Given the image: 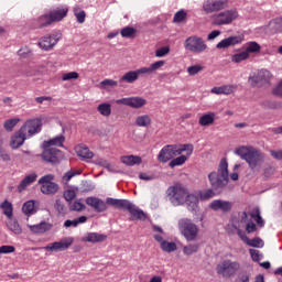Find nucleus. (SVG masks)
<instances>
[{"instance_id":"nucleus-1","label":"nucleus","mask_w":282,"mask_h":282,"mask_svg":"<svg viewBox=\"0 0 282 282\" xmlns=\"http://www.w3.org/2000/svg\"><path fill=\"white\" fill-rule=\"evenodd\" d=\"M235 154L239 155L241 160H245L253 173L261 172V164H263L264 155L259 149L252 145H241L235 150Z\"/></svg>"},{"instance_id":"nucleus-2","label":"nucleus","mask_w":282,"mask_h":282,"mask_svg":"<svg viewBox=\"0 0 282 282\" xmlns=\"http://www.w3.org/2000/svg\"><path fill=\"white\" fill-rule=\"evenodd\" d=\"M207 177L213 191L221 193V189L227 187L228 182L230 181L228 174V161L226 159H221L217 171L210 172Z\"/></svg>"},{"instance_id":"nucleus-3","label":"nucleus","mask_w":282,"mask_h":282,"mask_svg":"<svg viewBox=\"0 0 282 282\" xmlns=\"http://www.w3.org/2000/svg\"><path fill=\"white\" fill-rule=\"evenodd\" d=\"M194 147L191 143L186 144H167L161 149L158 154V161L162 164H166V162H171L173 158H177V155H182L184 151L187 152V155H193Z\"/></svg>"},{"instance_id":"nucleus-4","label":"nucleus","mask_w":282,"mask_h":282,"mask_svg":"<svg viewBox=\"0 0 282 282\" xmlns=\"http://www.w3.org/2000/svg\"><path fill=\"white\" fill-rule=\"evenodd\" d=\"M108 206L119 208L120 210H128L131 215V221L147 219L144 212L135 206L129 199L107 198Z\"/></svg>"},{"instance_id":"nucleus-5","label":"nucleus","mask_w":282,"mask_h":282,"mask_svg":"<svg viewBox=\"0 0 282 282\" xmlns=\"http://www.w3.org/2000/svg\"><path fill=\"white\" fill-rule=\"evenodd\" d=\"M178 230L187 241H197L199 237V226L193 223L191 218L178 220Z\"/></svg>"},{"instance_id":"nucleus-6","label":"nucleus","mask_w":282,"mask_h":282,"mask_svg":"<svg viewBox=\"0 0 282 282\" xmlns=\"http://www.w3.org/2000/svg\"><path fill=\"white\" fill-rule=\"evenodd\" d=\"M239 19V11L234 9H227L224 11H218V13L212 15V25H231Z\"/></svg>"},{"instance_id":"nucleus-7","label":"nucleus","mask_w":282,"mask_h":282,"mask_svg":"<svg viewBox=\"0 0 282 282\" xmlns=\"http://www.w3.org/2000/svg\"><path fill=\"white\" fill-rule=\"evenodd\" d=\"M240 269L241 264L239 262L227 259L217 264L216 272L224 279H230V276H235Z\"/></svg>"},{"instance_id":"nucleus-8","label":"nucleus","mask_w":282,"mask_h":282,"mask_svg":"<svg viewBox=\"0 0 282 282\" xmlns=\"http://www.w3.org/2000/svg\"><path fill=\"white\" fill-rule=\"evenodd\" d=\"M184 47L187 52H191L192 54H204V52L208 50L206 41L197 35H192L187 37L184 42Z\"/></svg>"},{"instance_id":"nucleus-9","label":"nucleus","mask_w":282,"mask_h":282,"mask_svg":"<svg viewBox=\"0 0 282 282\" xmlns=\"http://www.w3.org/2000/svg\"><path fill=\"white\" fill-rule=\"evenodd\" d=\"M188 189L182 185H174L167 189V197L174 206H182L186 202Z\"/></svg>"},{"instance_id":"nucleus-10","label":"nucleus","mask_w":282,"mask_h":282,"mask_svg":"<svg viewBox=\"0 0 282 282\" xmlns=\"http://www.w3.org/2000/svg\"><path fill=\"white\" fill-rule=\"evenodd\" d=\"M20 129L28 138H34L36 133H41L43 121L40 118L28 119Z\"/></svg>"},{"instance_id":"nucleus-11","label":"nucleus","mask_w":282,"mask_h":282,"mask_svg":"<svg viewBox=\"0 0 282 282\" xmlns=\"http://www.w3.org/2000/svg\"><path fill=\"white\" fill-rule=\"evenodd\" d=\"M230 1L228 0H205L203 2V11L205 14H213L215 12H221L228 8Z\"/></svg>"},{"instance_id":"nucleus-12","label":"nucleus","mask_w":282,"mask_h":282,"mask_svg":"<svg viewBox=\"0 0 282 282\" xmlns=\"http://www.w3.org/2000/svg\"><path fill=\"white\" fill-rule=\"evenodd\" d=\"M53 180L54 175L52 174L44 175L39 180L43 195H55V193H58V184L52 182Z\"/></svg>"},{"instance_id":"nucleus-13","label":"nucleus","mask_w":282,"mask_h":282,"mask_svg":"<svg viewBox=\"0 0 282 282\" xmlns=\"http://www.w3.org/2000/svg\"><path fill=\"white\" fill-rule=\"evenodd\" d=\"M74 243L73 237L63 238L59 241H55L52 243H48L43 248V250H46V252H65V250H69Z\"/></svg>"},{"instance_id":"nucleus-14","label":"nucleus","mask_w":282,"mask_h":282,"mask_svg":"<svg viewBox=\"0 0 282 282\" xmlns=\"http://www.w3.org/2000/svg\"><path fill=\"white\" fill-rule=\"evenodd\" d=\"M41 158L48 164H59L61 160H63V151L56 148H44Z\"/></svg>"},{"instance_id":"nucleus-15","label":"nucleus","mask_w":282,"mask_h":282,"mask_svg":"<svg viewBox=\"0 0 282 282\" xmlns=\"http://www.w3.org/2000/svg\"><path fill=\"white\" fill-rule=\"evenodd\" d=\"M116 105H124L126 107H131L132 109H142L147 105V99L142 97H126L116 100Z\"/></svg>"},{"instance_id":"nucleus-16","label":"nucleus","mask_w":282,"mask_h":282,"mask_svg":"<svg viewBox=\"0 0 282 282\" xmlns=\"http://www.w3.org/2000/svg\"><path fill=\"white\" fill-rule=\"evenodd\" d=\"M61 41L59 34H50L40 39L39 47L44 50V52H50V50H54V46Z\"/></svg>"},{"instance_id":"nucleus-17","label":"nucleus","mask_w":282,"mask_h":282,"mask_svg":"<svg viewBox=\"0 0 282 282\" xmlns=\"http://www.w3.org/2000/svg\"><path fill=\"white\" fill-rule=\"evenodd\" d=\"M241 43H243V35H232L218 42L216 47L217 50H228V47H235Z\"/></svg>"},{"instance_id":"nucleus-18","label":"nucleus","mask_w":282,"mask_h":282,"mask_svg":"<svg viewBox=\"0 0 282 282\" xmlns=\"http://www.w3.org/2000/svg\"><path fill=\"white\" fill-rule=\"evenodd\" d=\"M85 204L87 206H90V208H94L95 213H105L107 210V200H105L96 197V196H89L85 199Z\"/></svg>"},{"instance_id":"nucleus-19","label":"nucleus","mask_w":282,"mask_h":282,"mask_svg":"<svg viewBox=\"0 0 282 282\" xmlns=\"http://www.w3.org/2000/svg\"><path fill=\"white\" fill-rule=\"evenodd\" d=\"M28 139V134H25L23 130L20 128L19 131L14 132V134L11 137V149L17 150L19 149V147H23L25 140Z\"/></svg>"},{"instance_id":"nucleus-20","label":"nucleus","mask_w":282,"mask_h":282,"mask_svg":"<svg viewBox=\"0 0 282 282\" xmlns=\"http://www.w3.org/2000/svg\"><path fill=\"white\" fill-rule=\"evenodd\" d=\"M67 12H69V9L67 7H57L50 11L48 15L51 17V21L53 23H56L58 21H63L67 17Z\"/></svg>"},{"instance_id":"nucleus-21","label":"nucleus","mask_w":282,"mask_h":282,"mask_svg":"<svg viewBox=\"0 0 282 282\" xmlns=\"http://www.w3.org/2000/svg\"><path fill=\"white\" fill-rule=\"evenodd\" d=\"M209 208H212V210H223V213H230V210H232V203L228 200L216 199L210 203Z\"/></svg>"},{"instance_id":"nucleus-22","label":"nucleus","mask_w":282,"mask_h":282,"mask_svg":"<svg viewBox=\"0 0 282 282\" xmlns=\"http://www.w3.org/2000/svg\"><path fill=\"white\" fill-rule=\"evenodd\" d=\"M270 78H272V73L268 69H261L256 76L250 77V80H252L254 85H263L264 83H270Z\"/></svg>"},{"instance_id":"nucleus-23","label":"nucleus","mask_w":282,"mask_h":282,"mask_svg":"<svg viewBox=\"0 0 282 282\" xmlns=\"http://www.w3.org/2000/svg\"><path fill=\"white\" fill-rule=\"evenodd\" d=\"M28 228L33 232V235H43L52 230V224L42 221L37 225H28Z\"/></svg>"},{"instance_id":"nucleus-24","label":"nucleus","mask_w":282,"mask_h":282,"mask_svg":"<svg viewBox=\"0 0 282 282\" xmlns=\"http://www.w3.org/2000/svg\"><path fill=\"white\" fill-rule=\"evenodd\" d=\"M235 91H237V86L235 85H224L212 88V94H216L217 96H230V94H235Z\"/></svg>"},{"instance_id":"nucleus-25","label":"nucleus","mask_w":282,"mask_h":282,"mask_svg":"<svg viewBox=\"0 0 282 282\" xmlns=\"http://www.w3.org/2000/svg\"><path fill=\"white\" fill-rule=\"evenodd\" d=\"M82 241L88 243H102V241H107V235L98 232H88L87 236L82 239Z\"/></svg>"},{"instance_id":"nucleus-26","label":"nucleus","mask_w":282,"mask_h":282,"mask_svg":"<svg viewBox=\"0 0 282 282\" xmlns=\"http://www.w3.org/2000/svg\"><path fill=\"white\" fill-rule=\"evenodd\" d=\"M52 23L54 22L52 21L50 13H46L34 21V29L41 30L43 28H48V25H52Z\"/></svg>"},{"instance_id":"nucleus-27","label":"nucleus","mask_w":282,"mask_h":282,"mask_svg":"<svg viewBox=\"0 0 282 282\" xmlns=\"http://www.w3.org/2000/svg\"><path fill=\"white\" fill-rule=\"evenodd\" d=\"M185 204L187 205V209L191 213H197V204H199V197L195 194H189L187 192V196L185 197Z\"/></svg>"},{"instance_id":"nucleus-28","label":"nucleus","mask_w":282,"mask_h":282,"mask_svg":"<svg viewBox=\"0 0 282 282\" xmlns=\"http://www.w3.org/2000/svg\"><path fill=\"white\" fill-rule=\"evenodd\" d=\"M36 177H39L36 173H31L26 175L18 185V191L20 193H23V191H25L30 186V184H34V182H36Z\"/></svg>"},{"instance_id":"nucleus-29","label":"nucleus","mask_w":282,"mask_h":282,"mask_svg":"<svg viewBox=\"0 0 282 282\" xmlns=\"http://www.w3.org/2000/svg\"><path fill=\"white\" fill-rule=\"evenodd\" d=\"M185 154H178L180 156L172 159L169 163L170 169H175V166H183L188 161L192 154H188L187 151H184Z\"/></svg>"},{"instance_id":"nucleus-30","label":"nucleus","mask_w":282,"mask_h":282,"mask_svg":"<svg viewBox=\"0 0 282 282\" xmlns=\"http://www.w3.org/2000/svg\"><path fill=\"white\" fill-rule=\"evenodd\" d=\"M75 151L78 158H82L83 160L94 159V152H91L86 145L79 144L75 148Z\"/></svg>"},{"instance_id":"nucleus-31","label":"nucleus","mask_w":282,"mask_h":282,"mask_svg":"<svg viewBox=\"0 0 282 282\" xmlns=\"http://www.w3.org/2000/svg\"><path fill=\"white\" fill-rule=\"evenodd\" d=\"M65 142V135L59 134L48 141L43 142V149H50V147H63Z\"/></svg>"},{"instance_id":"nucleus-32","label":"nucleus","mask_w":282,"mask_h":282,"mask_svg":"<svg viewBox=\"0 0 282 282\" xmlns=\"http://www.w3.org/2000/svg\"><path fill=\"white\" fill-rule=\"evenodd\" d=\"M0 208L8 219H12L14 217V206L8 199L0 204Z\"/></svg>"},{"instance_id":"nucleus-33","label":"nucleus","mask_w":282,"mask_h":282,"mask_svg":"<svg viewBox=\"0 0 282 282\" xmlns=\"http://www.w3.org/2000/svg\"><path fill=\"white\" fill-rule=\"evenodd\" d=\"M68 208L70 213H83V210H87V206L85 205L82 198L70 202L68 204Z\"/></svg>"},{"instance_id":"nucleus-34","label":"nucleus","mask_w":282,"mask_h":282,"mask_svg":"<svg viewBox=\"0 0 282 282\" xmlns=\"http://www.w3.org/2000/svg\"><path fill=\"white\" fill-rule=\"evenodd\" d=\"M215 112H208L199 117L198 124L200 127H210V124H215Z\"/></svg>"},{"instance_id":"nucleus-35","label":"nucleus","mask_w":282,"mask_h":282,"mask_svg":"<svg viewBox=\"0 0 282 282\" xmlns=\"http://www.w3.org/2000/svg\"><path fill=\"white\" fill-rule=\"evenodd\" d=\"M269 30L272 34H281L282 32V18H275L269 22Z\"/></svg>"},{"instance_id":"nucleus-36","label":"nucleus","mask_w":282,"mask_h":282,"mask_svg":"<svg viewBox=\"0 0 282 282\" xmlns=\"http://www.w3.org/2000/svg\"><path fill=\"white\" fill-rule=\"evenodd\" d=\"M140 77L138 75V70H130L122 75V77L119 79V83H128L133 84L135 80H138Z\"/></svg>"},{"instance_id":"nucleus-37","label":"nucleus","mask_w":282,"mask_h":282,"mask_svg":"<svg viewBox=\"0 0 282 282\" xmlns=\"http://www.w3.org/2000/svg\"><path fill=\"white\" fill-rule=\"evenodd\" d=\"M151 122H152V119H151V116L149 115H140L134 120L135 127H143V128L151 127Z\"/></svg>"},{"instance_id":"nucleus-38","label":"nucleus","mask_w":282,"mask_h":282,"mask_svg":"<svg viewBox=\"0 0 282 282\" xmlns=\"http://www.w3.org/2000/svg\"><path fill=\"white\" fill-rule=\"evenodd\" d=\"M9 220L7 221V227L11 232L14 235H21L23 232V229L21 228V225H19V221L14 218H8Z\"/></svg>"},{"instance_id":"nucleus-39","label":"nucleus","mask_w":282,"mask_h":282,"mask_svg":"<svg viewBox=\"0 0 282 282\" xmlns=\"http://www.w3.org/2000/svg\"><path fill=\"white\" fill-rule=\"evenodd\" d=\"M121 162L126 166H135V164H142V158L135 155L121 156Z\"/></svg>"},{"instance_id":"nucleus-40","label":"nucleus","mask_w":282,"mask_h":282,"mask_svg":"<svg viewBox=\"0 0 282 282\" xmlns=\"http://www.w3.org/2000/svg\"><path fill=\"white\" fill-rule=\"evenodd\" d=\"M250 217L256 221L259 228H263V226H265V220L261 217V210L259 208H253L250 213Z\"/></svg>"},{"instance_id":"nucleus-41","label":"nucleus","mask_w":282,"mask_h":282,"mask_svg":"<svg viewBox=\"0 0 282 282\" xmlns=\"http://www.w3.org/2000/svg\"><path fill=\"white\" fill-rule=\"evenodd\" d=\"M79 224H87V216H80L78 218H75L74 220H65L64 226L65 228H72V226L74 228H76L77 226H79Z\"/></svg>"},{"instance_id":"nucleus-42","label":"nucleus","mask_w":282,"mask_h":282,"mask_svg":"<svg viewBox=\"0 0 282 282\" xmlns=\"http://www.w3.org/2000/svg\"><path fill=\"white\" fill-rule=\"evenodd\" d=\"M243 242L247 243V246H250V248H263V239L261 238H253L250 239L248 237H243Z\"/></svg>"},{"instance_id":"nucleus-43","label":"nucleus","mask_w":282,"mask_h":282,"mask_svg":"<svg viewBox=\"0 0 282 282\" xmlns=\"http://www.w3.org/2000/svg\"><path fill=\"white\" fill-rule=\"evenodd\" d=\"M21 122L20 118H12L8 119L3 122V129L7 130L9 133H12L14 131V127Z\"/></svg>"},{"instance_id":"nucleus-44","label":"nucleus","mask_w":282,"mask_h":282,"mask_svg":"<svg viewBox=\"0 0 282 282\" xmlns=\"http://www.w3.org/2000/svg\"><path fill=\"white\" fill-rule=\"evenodd\" d=\"M97 111L100 113V116H104V118H109V116H111V104H100L97 107Z\"/></svg>"},{"instance_id":"nucleus-45","label":"nucleus","mask_w":282,"mask_h":282,"mask_svg":"<svg viewBox=\"0 0 282 282\" xmlns=\"http://www.w3.org/2000/svg\"><path fill=\"white\" fill-rule=\"evenodd\" d=\"M245 52H247L248 56L250 54H257L261 52V45L257 42H248Z\"/></svg>"},{"instance_id":"nucleus-46","label":"nucleus","mask_w":282,"mask_h":282,"mask_svg":"<svg viewBox=\"0 0 282 282\" xmlns=\"http://www.w3.org/2000/svg\"><path fill=\"white\" fill-rule=\"evenodd\" d=\"M248 58H250V55H248V52L242 51L231 56V63H243V61H248Z\"/></svg>"},{"instance_id":"nucleus-47","label":"nucleus","mask_w":282,"mask_h":282,"mask_svg":"<svg viewBox=\"0 0 282 282\" xmlns=\"http://www.w3.org/2000/svg\"><path fill=\"white\" fill-rule=\"evenodd\" d=\"M160 248H161V250H163V252L171 253V252H175V250H177V243L169 242L165 240L164 242L161 243Z\"/></svg>"},{"instance_id":"nucleus-48","label":"nucleus","mask_w":282,"mask_h":282,"mask_svg":"<svg viewBox=\"0 0 282 282\" xmlns=\"http://www.w3.org/2000/svg\"><path fill=\"white\" fill-rule=\"evenodd\" d=\"M198 251H199V245L197 243L187 245L183 248V253L186 257H191L192 254H195Z\"/></svg>"},{"instance_id":"nucleus-49","label":"nucleus","mask_w":282,"mask_h":282,"mask_svg":"<svg viewBox=\"0 0 282 282\" xmlns=\"http://www.w3.org/2000/svg\"><path fill=\"white\" fill-rule=\"evenodd\" d=\"M74 17L77 19V23H85V19L87 17V13H85V10L80 9V7H76L73 10Z\"/></svg>"},{"instance_id":"nucleus-50","label":"nucleus","mask_w":282,"mask_h":282,"mask_svg":"<svg viewBox=\"0 0 282 282\" xmlns=\"http://www.w3.org/2000/svg\"><path fill=\"white\" fill-rule=\"evenodd\" d=\"M137 30L133 26H126L120 31L122 39H133Z\"/></svg>"},{"instance_id":"nucleus-51","label":"nucleus","mask_w":282,"mask_h":282,"mask_svg":"<svg viewBox=\"0 0 282 282\" xmlns=\"http://www.w3.org/2000/svg\"><path fill=\"white\" fill-rule=\"evenodd\" d=\"M34 200H28L22 206V213L24 215H34Z\"/></svg>"},{"instance_id":"nucleus-52","label":"nucleus","mask_w":282,"mask_h":282,"mask_svg":"<svg viewBox=\"0 0 282 282\" xmlns=\"http://www.w3.org/2000/svg\"><path fill=\"white\" fill-rule=\"evenodd\" d=\"M54 208L58 213V215L67 214V207H65V203L62 199L55 200Z\"/></svg>"},{"instance_id":"nucleus-53","label":"nucleus","mask_w":282,"mask_h":282,"mask_svg":"<svg viewBox=\"0 0 282 282\" xmlns=\"http://www.w3.org/2000/svg\"><path fill=\"white\" fill-rule=\"evenodd\" d=\"M218 192H216L215 189L208 188L205 189L204 192L200 193V199H213V197H215L217 195Z\"/></svg>"},{"instance_id":"nucleus-54","label":"nucleus","mask_w":282,"mask_h":282,"mask_svg":"<svg viewBox=\"0 0 282 282\" xmlns=\"http://www.w3.org/2000/svg\"><path fill=\"white\" fill-rule=\"evenodd\" d=\"M78 78H80V74H78V72H69L62 75L63 82L78 80Z\"/></svg>"},{"instance_id":"nucleus-55","label":"nucleus","mask_w":282,"mask_h":282,"mask_svg":"<svg viewBox=\"0 0 282 282\" xmlns=\"http://www.w3.org/2000/svg\"><path fill=\"white\" fill-rule=\"evenodd\" d=\"M76 191L74 188H68L66 191H64V199H66V202H74V199H76Z\"/></svg>"},{"instance_id":"nucleus-56","label":"nucleus","mask_w":282,"mask_h":282,"mask_svg":"<svg viewBox=\"0 0 282 282\" xmlns=\"http://www.w3.org/2000/svg\"><path fill=\"white\" fill-rule=\"evenodd\" d=\"M187 13L184 10H180L174 14L173 22L182 23V21H186Z\"/></svg>"},{"instance_id":"nucleus-57","label":"nucleus","mask_w":282,"mask_h":282,"mask_svg":"<svg viewBox=\"0 0 282 282\" xmlns=\"http://www.w3.org/2000/svg\"><path fill=\"white\" fill-rule=\"evenodd\" d=\"M199 72H204V66L199 64L187 67V74L189 76H196Z\"/></svg>"},{"instance_id":"nucleus-58","label":"nucleus","mask_w":282,"mask_h":282,"mask_svg":"<svg viewBox=\"0 0 282 282\" xmlns=\"http://www.w3.org/2000/svg\"><path fill=\"white\" fill-rule=\"evenodd\" d=\"M249 254H251V259L256 263H259V261H261V259H263V254H261V252L257 249H250Z\"/></svg>"},{"instance_id":"nucleus-59","label":"nucleus","mask_w":282,"mask_h":282,"mask_svg":"<svg viewBox=\"0 0 282 282\" xmlns=\"http://www.w3.org/2000/svg\"><path fill=\"white\" fill-rule=\"evenodd\" d=\"M15 250L17 248H14V246L4 245L0 247V254H12Z\"/></svg>"},{"instance_id":"nucleus-60","label":"nucleus","mask_w":282,"mask_h":282,"mask_svg":"<svg viewBox=\"0 0 282 282\" xmlns=\"http://www.w3.org/2000/svg\"><path fill=\"white\" fill-rule=\"evenodd\" d=\"M171 52V48L169 46H162L161 48L155 51L156 58H162L163 56H166Z\"/></svg>"},{"instance_id":"nucleus-61","label":"nucleus","mask_w":282,"mask_h":282,"mask_svg":"<svg viewBox=\"0 0 282 282\" xmlns=\"http://www.w3.org/2000/svg\"><path fill=\"white\" fill-rule=\"evenodd\" d=\"M100 85L104 89H107V87H118V82L113 79H104Z\"/></svg>"},{"instance_id":"nucleus-62","label":"nucleus","mask_w":282,"mask_h":282,"mask_svg":"<svg viewBox=\"0 0 282 282\" xmlns=\"http://www.w3.org/2000/svg\"><path fill=\"white\" fill-rule=\"evenodd\" d=\"M164 65H166V62L161 59V61L152 63L150 65V69H152V74H153V72H158V69H161V67H164Z\"/></svg>"},{"instance_id":"nucleus-63","label":"nucleus","mask_w":282,"mask_h":282,"mask_svg":"<svg viewBox=\"0 0 282 282\" xmlns=\"http://www.w3.org/2000/svg\"><path fill=\"white\" fill-rule=\"evenodd\" d=\"M138 76H150V74H153V70L151 69V66L149 67H141L137 69Z\"/></svg>"},{"instance_id":"nucleus-64","label":"nucleus","mask_w":282,"mask_h":282,"mask_svg":"<svg viewBox=\"0 0 282 282\" xmlns=\"http://www.w3.org/2000/svg\"><path fill=\"white\" fill-rule=\"evenodd\" d=\"M273 96H279L282 98V80L280 84L272 90Z\"/></svg>"}]
</instances>
